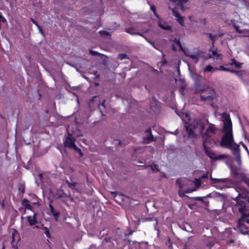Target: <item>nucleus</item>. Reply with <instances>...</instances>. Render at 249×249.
Wrapping results in <instances>:
<instances>
[{
	"instance_id": "1",
	"label": "nucleus",
	"mask_w": 249,
	"mask_h": 249,
	"mask_svg": "<svg viewBox=\"0 0 249 249\" xmlns=\"http://www.w3.org/2000/svg\"><path fill=\"white\" fill-rule=\"evenodd\" d=\"M224 134L220 142V145L229 148L232 154H238L239 145L234 142L232 130V124L229 116L224 118Z\"/></svg>"
},
{
	"instance_id": "2",
	"label": "nucleus",
	"mask_w": 249,
	"mask_h": 249,
	"mask_svg": "<svg viewBox=\"0 0 249 249\" xmlns=\"http://www.w3.org/2000/svg\"><path fill=\"white\" fill-rule=\"evenodd\" d=\"M185 115L189 121V122L187 123V120H185V127L189 136L190 137H194L196 136V133L199 132L201 133L204 129V126L201 121L199 119H196L194 121L193 124H190V120L189 118V115L187 114H186ZM183 121H185V119H183Z\"/></svg>"
},
{
	"instance_id": "3",
	"label": "nucleus",
	"mask_w": 249,
	"mask_h": 249,
	"mask_svg": "<svg viewBox=\"0 0 249 249\" xmlns=\"http://www.w3.org/2000/svg\"><path fill=\"white\" fill-rule=\"evenodd\" d=\"M176 46L178 47L180 50H181L185 54L191 58V59L195 61V62H197L199 58L200 54L198 51H196L195 52H191L187 48H183L181 45V43L179 41L177 40L176 41L175 44L172 46V49L174 51L177 50V48Z\"/></svg>"
},
{
	"instance_id": "4",
	"label": "nucleus",
	"mask_w": 249,
	"mask_h": 249,
	"mask_svg": "<svg viewBox=\"0 0 249 249\" xmlns=\"http://www.w3.org/2000/svg\"><path fill=\"white\" fill-rule=\"evenodd\" d=\"M74 142L75 139L72 138V135L69 133L68 137L66 138V140L64 141L65 146L66 147L73 149L75 151L78 152L80 157H82L83 156V154L81 150L75 144Z\"/></svg>"
},
{
	"instance_id": "5",
	"label": "nucleus",
	"mask_w": 249,
	"mask_h": 249,
	"mask_svg": "<svg viewBox=\"0 0 249 249\" xmlns=\"http://www.w3.org/2000/svg\"><path fill=\"white\" fill-rule=\"evenodd\" d=\"M206 154L207 156L212 160H221L224 159H228L229 156L227 155L224 154H220V155H216L211 150H206Z\"/></svg>"
},
{
	"instance_id": "6",
	"label": "nucleus",
	"mask_w": 249,
	"mask_h": 249,
	"mask_svg": "<svg viewBox=\"0 0 249 249\" xmlns=\"http://www.w3.org/2000/svg\"><path fill=\"white\" fill-rule=\"evenodd\" d=\"M11 244L13 248L17 249L18 248V243L20 240V237L18 232L15 230L12 232Z\"/></svg>"
},
{
	"instance_id": "7",
	"label": "nucleus",
	"mask_w": 249,
	"mask_h": 249,
	"mask_svg": "<svg viewBox=\"0 0 249 249\" xmlns=\"http://www.w3.org/2000/svg\"><path fill=\"white\" fill-rule=\"evenodd\" d=\"M158 19V25L161 29L165 30H171V27L169 26L167 22L162 20L160 18Z\"/></svg>"
},
{
	"instance_id": "8",
	"label": "nucleus",
	"mask_w": 249,
	"mask_h": 249,
	"mask_svg": "<svg viewBox=\"0 0 249 249\" xmlns=\"http://www.w3.org/2000/svg\"><path fill=\"white\" fill-rule=\"evenodd\" d=\"M211 58L213 57L214 59H216L217 62L220 63L221 62V55L218 53L217 50L212 51V54L210 56Z\"/></svg>"
},
{
	"instance_id": "9",
	"label": "nucleus",
	"mask_w": 249,
	"mask_h": 249,
	"mask_svg": "<svg viewBox=\"0 0 249 249\" xmlns=\"http://www.w3.org/2000/svg\"><path fill=\"white\" fill-rule=\"evenodd\" d=\"M238 228H239L240 232L243 234H248L249 231H248L245 225L242 223L241 220H239L238 223Z\"/></svg>"
},
{
	"instance_id": "10",
	"label": "nucleus",
	"mask_w": 249,
	"mask_h": 249,
	"mask_svg": "<svg viewBox=\"0 0 249 249\" xmlns=\"http://www.w3.org/2000/svg\"><path fill=\"white\" fill-rule=\"evenodd\" d=\"M216 129L214 125H210L207 129L205 133V136L207 138L211 137L213 134L215 133Z\"/></svg>"
},
{
	"instance_id": "11",
	"label": "nucleus",
	"mask_w": 249,
	"mask_h": 249,
	"mask_svg": "<svg viewBox=\"0 0 249 249\" xmlns=\"http://www.w3.org/2000/svg\"><path fill=\"white\" fill-rule=\"evenodd\" d=\"M174 16L176 18V20L182 26H184L183 18L179 15L175 9L172 10Z\"/></svg>"
},
{
	"instance_id": "12",
	"label": "nucleus",
	"mask_w": 249,
	"mask_h": 249,
	"mask_svg": "<svg viewBox=\"0 0 249 249\" xmlns=\"http://www.w3.org/2000/svg\"><path fill=\"white\" fill-rule=\"evenodd\" d=\"M195 184L196 185V187L193 189H188L185 191V193H190L191 192H192L193 191H195L196 190V188H198L201 184L200 180L199 179H196Z\"/></svg>"
},
{
	"instance_id": "13",
	"label": "nucleus",
	"mask_w": 249,
	"mask_h": 249,
	"mask_svg": "<svg viewBox=\"0 0 249 249\" xmlns=\"http://www.w3.org/2000/svg\"><path fill=\"white\" fill-rule=\"evenodd\" d=\"M49 207H50L51 212L53 214V215L54 216L55 220L56 221H57L58 217L59 216V214H60L59 212L55 211L54 209H53V206L51 204L50 205Z\"/></svg>"
},
{
	"instance_id": "14",
	"label": "nucleus",
	"mask_w": 249,
	"mask_h": 249,
	"mask_svg": "<svg viewBox=\"0 0 249 249\" xmlns=\"http://www.w3.org/2000/svg\"><path fill=\"white\" fill-rule=\"evenodd\" d=\"M211 178L212 180H213V183H226L227 182V179L226 178H212V176H211Z\"/></svg>"
},
{
	"instance_id": "15",
	"label": "nucleus",
	"mask_w": 249,
	"mask_h": 249,
	"mask_svg": "<svg viewBox=\"0 0 249 249\" xmlns=\"http://www.w3.org/2000/svg\"><path fill=\"white\" fill-rule=\"evenodd\" d=\"M27 219L30 225H33L36 223V220L35 217V214H34L33 216H27Z\"/></svg>"
},
{
	"instance_id": "16",
	"label": "nucleus",
	"mask_w": 249,
	"mask_h": 249,
	"mask_svg": "<svg viewBox=\"0 0 249 249\" xmlns=\"http://www.w3.org/2000/svg\"><path fill=\"white\" fill-rule=\"evenodd\" d=\"M235 157V160L238 164L241 165L242 163L241 159L240 158V149L239 147H238V154H233Z\"/></svg>"
},
{
	"instance_id": "17",
	"label": "nucleus",
	"mask_w": 249,
	"mask_h": 249,
	"mask_svg": "<svg viewBox=\"0 0 249 249\" xmlns=\"http://www.w3.org/2000/svg\"><path fill=\"white\" fill-rule=\"evenodd\" d=\"M190 74L191 77L195 81H197L199 80L200 78V77L196 73L192 72L190 71Z\"/></svg>"
},
{
	"instance_id": "18",
	"label": "nucleus",
	"mask_w": 249,
	"mask_h": 249,
	"mask_svg": "<svg viewBox=\"0 0 249 249\" xmlns=\"http://www.w3.org/2000/svg\"><path fill=\"white\" fill-rule=\"evenodd\" d=\"M231 65H234L235 67L239 69L241 67L242 64L236 61L235 59H232L231 61Z\"/></svg>"
},
{
	"instance_id": "19",
	"label": "nucleus",
	"mask_w": 249,
	"mask_h": 249,
	"mask_svg": "<svg viewBox=\"0 0 249 249\" xmlns=\"http://www.w3.org/2000/svg\"><path fill=\"white\" fill-rule=\"evenodd\" d=\"M186 179L184 178H181L177 180V183L180 189H182L184 186L183 183L185 182Z\"/></svg>"
},
{
	"instance_id": "20",
	"label": "nucleus",
	"mask_w": 249,
	"mask_h": 249,
	"mask_svg": "<svg viewBox=\"0 0 249 249\" xmlns=\"http://www.w3.org/2000/svg\"><path fill=\"white\" fill-rule=\"evenodd\" d=\"M22 205L28 209H31V205L30 204L29 201L27 199H24L22 201Z\"/></svg>"
},
{
	"instance_id": "21",
	"label": "nucleus",
	"mask_w": 249,
	"mask_h": 249,
	"mask_svg": "<svg viewBox=\"0 0 249 249\" xmlns=\"http://www.w3.org/2000/svg\"><path fill=\"white\" fill-rule=\"evenodd\" d=\"M242 222H246L248 223H249V213L248 215L245 213H243L242 219L240 220Z\"/></svg>"
},
{
	"instance_id": "22",
	"label": "nucleus",
	"mask_w": 249,
	"mask_h": 249,
	"mask_svg": "<svg viewBox=\"0 0 249 249\" xmlns=\"http://www.w3.org/2000/svg\"><path fill=\"white\" fill-rule=\"evenodd\" d=\"M206 245L210 249L214 245V242L212 239H209L205 243Z\"/></svg>"
},
{
	"instance_id": "23",
	"label": "nucleus",
	"mask_w": 249,
	"mask_h": 249,
	"mask_svg": "<svg viewBox=\"0 0 249 249\" xmlns=\"http://www.w3.org/2000/svg\"><path fill=\"white\" fill-rule=\"evenodd\" d=\"M222 35H215L214 36H213L211 34H209V37L211 38V39L214 42L215 40H216L219 36H221Z\"/></svg>"
},
{
	"instance_id": "24",
	"label": "nucleus",
	"mask_w": 249,
	"mask_h": 249,
	"mask_svg": "<svg viewBox=\"0 0 249 249\" xmlns=\"http://www.w3.org/2000/svg\"><path fill=\"white\" fill-rule=\"evenodd\" d=\"M236 31L240 33H245V36H248V31L247 30H241L237 26H234Z\"/></svg>"
},
{
	"instance_id": "25",
	"label": "nucleus",
	"mask_w": 249,
	"mask_h": 249,
	"mask_svg": "<svg viewBox=\"0 0 249 249\" xmlns=\"http://www.w3.org/2000/svg\"><path fill=\"white\" fill-rule=\"evenodd\" d=\"M196 90L197 91H203L205 90V88L201 87L200 85H196Z\"/></svg>"
},
{
	"instance_id": "26",
	"label": "nucleus",
	"mask_w": 249,
	"mask_h": 249,
	"mask_svg": "<svg viewBox=\"0 0 249 249\" xmlns=\"http://www.w3.org/2000/svg\"><path fill=\"white\" fill-rule=\"evenodd\" d=\"M43 229L44 230V233L47 237H50L49 230L48 228L44 227Z\"/></svg>"
},
{
	"instance_id": "27",
	"label": "nucleus",
	"mask_w": 249,
	"mask_h": 249,
	"mask_svg": "<svg viewBox=\"0 0 249 249\" xmlns=\"http://www.w3.org/2000/svg\"><path fill=\"white\" fill-rule=\"evenodd\" d=\"M151 10L153 11L154 15L158 18H159V16L157 14L156 11V7L154 5H152L151 6Z\"/></svg>"
},
{
	"instance_id": "28",
	"label": "nucleus",
	"mask_w": 249,
	"mask_h": 249,
	"mask_svg": "<svg viewBox=\"0 0 249 249\" xmlns=\"http://www.w3.org/2000/svg\"><path fill=\"white\" fill-rule=\"evenodd\" d=\"M213 69V67L210 65L207 66L204 69V71H211Z\"/></svg>"
},
{
	"instance_id": "29",
	"label": "nucleus",
	"mask_w": 249,
	"mask_h": 249,
	"mask_svg": "<svg viewBox=\"0 0 249 249\" xmlns=\"http://www.w3.org/2000/svg\"><path fill=\"white\" fill-rule=\"evenodd\" d=\"M151 170L153 171V172H158L159 171L157 166L155 164L151 165H150Z\"/></svg>"
},
{
	"instance_id": "30",
	"label": "nucleus",
	"mask_w": 249,
	"mask_h": 249,
	"mask_svg": "<svg viewBox=\"0 0 249 249\" xmlns=\"http://www.w3.org/2000/svg\"><path fill=\"white\" fill-rule=\"evenodd\" d=\"M146 132L148 133L149 134V136L148 137L147 139L148 141H152L153 140V136H152L151 134V130L150 129H148L146 131Z\"/></svg>"
},
{
	"instance_id": "31",
	"label": "nucleus",
	"mask_w": 249,
	"mask_h": 249,
	"mask_svg": "<svg viewBox=\"0 0 249 249\" xmlns=\"http://www.w3.org/2000/svg\"><path fill=\"white\" fill-rule=\"evenodd\" d=\"M127 58L126 54L124 53L120 54L118 56V58H119L121 60H123L124 59H125Z\"/></svg>"
},
{
	"instance_id": "32",
	"label": "nucleus",
	"mask_w": 249,
	"mask_h": 249,
	"mask_svg": "<svg viewBox=\"0 0 249 249\" xmlns=\"http://www.w3.org/2000/svg\"><path fill=\"white\" fill-rule=\"evenodd\" d=\"M67 183L68 184L70 188H71L72 189L74 188V187H75L76 184V183H75V182L70 183L68 181H67Z\"/></svg>"
},
{
	"instance_id": "33",
	"label": "nucleus",
	"mask_w": 249,
	"mask_h": 249,
	"mask_svg": "<svg viewBox=\"0 0 249 249\" xmlns=\"http://www.w3.org/2000/svg\"><path fill=\"white\" fill-rule=\"evenodd\" d=\"M133 30V28H128V29H126L125 31L130 35H135V33H133L132 32Z\"/></svg>"
},
{
	"instance_id": "34",
	"label": "nucleus",
	"mask_w": 249,
	"mask_h": 249,
	"mask_svg": "<svg viewBox=\"0 0 249 249\" xmlns=\"http://www.w3.org/2000/svg\"><path fill=\"white\" fill-rule=\"evenodd\" d=\"M32 21L34 23H35L36 24V25L38 27V29H39V32L40 33L42 34V30H41V27L37 24V23L35 21V20H32Z\"/></svg>"
},
{
	"instance_id": "35",
	"label": "nucleus",
	"mask_w": 249,
	"mask_h": 249,
	"mask_svg": "<svg viewBox=\"0 0 249 249\" xmlns=\"http://www.w3.org/2000/svg\"><path fill=\"white\" fill-rule=\"evenodd\" d=\"M99 33L101 35H109V33L107 31H101L99 32Z\"/></svg>"
},
{
	"instance_id": "36",
	"label": "nucleus",
	"mask_w": 249,
	"mask_h": 249,
	"mask_svg": "<svg viewBox=\"0 0 249 249\" xmlns=\"http://www.w3.org/2000/svg\"><path fill=\"white\" fill-rule=\"evenodd\" d=\"M32 204L38 206L39 205V201L38 198H36V201L34 202H33Z\"/></svg>"
},
{
	"instance_id": "37",
	"label": "nucleus",
	"mask_w": 249,
	"mask_h": 249,
	"mask_svg": "<svg viewBox=\"0 0 249 249\" xmlns=\"http://www.w3.org/2000/svg\"><path fill=\"white\" fill-rule=\"evenodd\" d=\"M145 39H146V40L149 42L154 48L155 49H157L156 47H155V46L154 45V43L151 41H150L147 38H145Z\"/></svg>"
},
{
	"instance_id": "38",
	"label": "nucleus",
	"mask_w": 249,
	"mask_h": 249,
	"mask_svg": "<svg viewBox=\"0 0 249 249\" xmlns=\"http://www.w3.org/2000/svg\"><path fill=\"white\" fill-rule=\"evenodd\" d=\"M104 103H105V101H104V102H103L101 105L99 106V108L101 110V112L102 113V108L101 107H102L103 108L105 107V105H104Z\"/></svg>"
},
{
	"instance_id": "39",
	"label": "nucleus",
	"mask_w": 249,
	"mask_h": 249,
	"mask_svg": "<svg viewBox=\"0 0 249 249\" xmlns=\"http://www.w3.org/2000/svg\"><path fill=\"white\" fill-rule=\"evenodd\" d=\"M178 194L180 196H183L184 195V194H183L182 192H181V190H179V192H178Z\"/></svg>"
},
{
	"instance_id": "40",
	"label": "nucleus",
	"mask_w": 249,
	"mask_h": 249,
	"mask_svg": "<svg viewBox=\"0 0 249 249\" xmlns=\"http://www.w3.org/2000/svg\"><path fill=\"white\" fill-rule=\"evenodd\" d=\"M186 87V85L185 83H183V85L182 86L180 90L183 89Z\"/></svg>"
},
{
	"instance_id": "41",
	"label": "nucleus",
	"mask_w": 249,
	"mask_h": 249,
	"mask_svg": "<svg viewBox=\"0 0 249 249\" xmlns=\"http://www.w3.org/2000/svg\"><path fill=\"white\" fill-rule=\"evenodd\" d=\"M135 35H140L143 37H144V38H145L144 36H143V35L140 33H135Z\"/></svg>"
},
{
	"instance_id": "42",
	"label": "nucleus",
	"mask_w": 249,
	"mask_h": 249,
	"mask_svg": "<svg viewBox=\"0 0 249 249\" xmlns=\"http://www.w3.org/2000/svg\"><path fill=\"white\" fill-rule=\"evenodd\" d=\"M201 98H203L204 99H207V98H211V97H210V96H208V97H204V96H201Z\"/></svg>"
},
{
	"instance_id": "43",
	"label": "nucleus",
	"mask_w": 249,
	"mask_h": 249,
	"mask_svg": "<svg viewBox=\"0 0 249 249\" xmlns=\"http://www.w3.org/2000/svg\"><path fill=\"white\" fill-rule=\"evenodd\" d=\"M90 53L92 54H94L96 53V52L93 51H90Z\"/></svg>"
},
{
	"instance_id": "44",
	"label": "nucleus",
	"mask_w": 249,
	"mask_h": 249,
	"mask_svg": "<svg viewBox=\"0 0 249 249\" xmlns=\"http://www.w3.org/2000/svg\"><path fill=\"white\" fill-rule=\"evenodd\" d=\"M190 19H191V25H194L195 23V21L194 20H192L191 18H190Z\"/></svg>"
},
{
	"instance_id": "45",
	"label": "nucleus",
	"mask_w": 249,
	"mask_h": 249,
	"mask_svg": "<svg viewBox=\"0 0 249 249\" xmlns=\"http://www.w3.org/2000/svg\"><path fill=\"white\" fill-rule=\"evenodd\" d=\"M201 199H202V197H198L197 198V200H201Z\"/></svg>"
},
{
	"instance_id": "46",
	"label": "nucleus",
	"mask_w": 249,
	"mask_h": 249,
	"mask_svg": "<svg viewBox=\"0 0 249 249\" xmlns=\"http://www.w3.org/2000/svg\"><path fill=\"white\" fill-rule=\"evenodd\" d=\"M242 145H243V146L245 147V148L246 150H248L247 148L246 147V146L244 144H243Z\"/></svg>"
},
{
	"instance_id": "47",
	"label": "nucleus",
	"mask_w": 249,
	"mask_h": 249,
	"mask_svg": "<svg viewBox=\"0 0 249 249\" xmlns=\"http://www.w3.org/2000/svg\"><path fill=\"white\" fill-rule=\"evenodd\" d=\"M203 142H204V145L205 146V143L206 142V140L204 141Z\"/></svg>"
},
{
	"instance_id": "48",
	"label": "nucleus",
	"mask_w": 249,
	"mask_h": 249,
	"mask_svg": "<svg viewBox=\"0 0 249 249\" xmlns=\"http://www.w3.org/2000/svg\"><path fill=\"white\" fill-rule=\"evenodd\" d=\"M224 70H225V71H229L228 69H223Z\"/></svg>"
},
{
	"instance_id": "49",
	"label": "nucleus",
	"mask_w": 249,
	"mask_h": 249,
	"mask_svg": "<svg viewBox=\"0 0 249 249\" xmlns=\"http://www.w3.org/2000/svg\"><path fill=\"white\" fill-rule=\"evenodd\" d=\"M1 249H4V247L3 246Z\"/></svg>"
}]
</instances>
